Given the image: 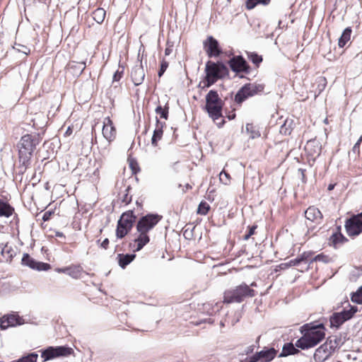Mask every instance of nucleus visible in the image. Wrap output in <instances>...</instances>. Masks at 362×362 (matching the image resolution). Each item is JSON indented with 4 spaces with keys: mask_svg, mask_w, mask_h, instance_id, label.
I'll return each instance as SVG.
<instances>
[{
    "mask_svg": "<svg viewBox=\"0 0 362 362\" xmlns=\"http://www.w3.org/2000/svg\"><path fill=\"white\" fill-rule=\"evenodd\" d=\"M361 142H362V135L360 136V138L357 141L356 144H359V145H361Z\"/></svg>",
    "mask_w": 362,
    "mask_h": 362,
    "instance_id": "61",
    "label": "nucleus"
},
{
    "mask_svg": "<svg viewBox=\"0 0 362 362\" xmlns=\"http://www.w3.org/2000/svg\"><path fill=\"white\" fill-rule=\"evenodd\" d=\"M172 52V48L170 47H166L165 49V54L169 55Z\"/></svg>",
    "mask_w": 362,
    "mask_h": 362,
    "instance_id": "54",
    "label": "nucleus"
},
{
    "mask_svg": "<svg viewBox=\"0 0 362 362\" xmlns=\"http://www.w3.org/2000/svg\"><path fill=\"white\" fill-rule=\"evenodd\" d=\"M36 117H37V118H40V117H43V114H42V113H38V114H37V115H36Z\"/></svg>",
    "mask_w": 362,
    "mask_h": 362,
    "instance_id": "62",
    "label": "nucleus"
},
{
    "mask_svg": "<svg viewBox=\"0 0 362 362\" xmlns=\"http://www.w3.org/2000/svg\"><path fill=\"white\" fill-rule=\"evenodd\" d=\"M106 12L102 8H98L93 12V18L98 23L101 24L105 17Z\"/></svg>",
    "mask_w": 362,
    "mask_h": 362,
    "instance_id": "28",
    "label": "nucleus"
},
{
    "mask_svg": "<svg viewBox=\"0 0 362 362\" xmlns=\"http://www.w3.org/2000/svg\"><path fill=\"white\" fill-rule=\"evenodd\" d=\"M71 268H65V269H61L59 271L63 272H66L71 271Z\"/></svg>",
    "mask_w": 362,
    "mask_h": 362,
    "instance_id": "59",
    "label": "nucleus"
},
{
    "mask_svg": "<svg viewBox=\"0 0 362 362\" xmlns=\"http://www.w3.org/2000/svg\"><path fill=\"white\" fill-rule=\"evenodd\" d=\"M203 45L204 49L209 57H218L221 53L218 42L212 36H209Z\"/></svg>",
    "mask_w": 362,
    "mask_h": 362,
    "instance_id": "14",
    "label": "nucleus"
},
{
    "mask_svg": "<svg viewBox=\"0 0 362 362\" xmlns=\"http://www.w3.org/2000/svg\"><path fill=\"white\" fill-rule=\"evenodd\" d=\"M0 249L1 255L7 260L11 259L13 257L14 251L11 246H8L6 244L4 247L1 246Z\"/></svg>",
    "mask_w": 362,
    "mask_h": 362,
    "instance_id": "31",
    "label": "nucleus"
},
{
    "mask_svg": "<svg viewBox=\"0 0 362 362\" xmlns=\"http://www.w3.org/2000/svg\"><path fill=\"white\" fill-rule=\"evenodd\" d=\"M164 123L160 122L156 117V127L153 131V134L151 138V144L154 147L157 146L158 141L162 139L163 131V127Z\"/></svg>",
    "mask_w": 362,
    "mask_h": 362,
    "instance_id": "21",
    "label": "nucleus"
},
{
    "mask_svg": "<svg viewBox=\"0 0 362 362\" xmlns=\"http://www.w3.org/2000/svg\"><path fill=\"white\" fill-rule=\"evenodd\" d=\"M23 324V320L16 314L4 315L0 318V329L5 330L10 327Z\"/></svg>",
    "mask_w": 362,
    "mask_h": 362,
    "instance_id": "16",
    "label": "nucleus"
},
{
    "mask_svg": "<svg viewBox=\"0 0 362 362\" xmlns=\"http://www.w3.org/2000/svg\"><path fill=\"white\" fill-rule=\"evenodd\" d=\"M360 151V145L359 144H355L354 146L352 148L351 153L354 154L355 156H357L359 153Z\"/></svg>",
    "mask_w": 362,
    "mask_h": 362,
    "instance_id": "49",
    "label": "nucleus"
},
{
    "mask_svg": "<svg viewBox=\"0 0 362 362\" xmlns=\"http://www.w3.org/2000/svg\"><path fill=\"white\" fill-rule=\"evenodd\" d=\"M264 85L261 83H246L235 94V101L240 104L250 97L262 92Z\"/></svg>",
    "mask_w": 362,
    "mask_h": 362,
    "instance_id": "7",
    "label": "nucleus"
},
{
    "mask_svg": "<svg viewBox=\"0 0 362 362\" xmlns=\"http://www.w3.org/2000/svg\"><path fill=\"white\" fill-rule=\"evenodd\" d=\"M235 117V113H233V114L229 115L228 116V118L229 120L233 119Z\"/></svg>",
    "mask_w": 362,
    "mask_h": 362,
    "instance_id": "57",
    "label": "nucleus"
},
{
    "mask_svg": "<svg viewBox=\"0 0 362 362\" xmlns=\"http://www.w3.org/2000/svg\"><path fill=\"white\" fill-rule=\"evenodd\" d=\"M55 235H56L57 237H59V238H62V237H64V234H63V233H62V232H59V231H57V232L55 233Z\"/></svg>",
    "mask_w": 362,
    "mask_h": 362,
    "instance_id": "55",
    "label": "nucleus"
},
{
    "mask_svg": "<svg viewBox=\"0 0 362 362\" xmlns=\"http://www.w3.org/2000/svg\"><path fill=\"white\" fill-rule=\"evenodd\" d=\"M255 296V291L243 283L239 286L226 290L223 295V303H240L247 298H252Z\"/></svg>",
    "mask_w": 362,
    "mask_h": 362,
    "instance_id": "3",
    "label": "nucleus"
},
{
    "mask_svg": "<svg viewBox=\"0 0 362 362\" xmlns=\"http://www.w3.org/2000/svg\"><path fill=\"white\" fill-rule=\"evenodd\" d=\"M301 260H300V257L298 256L296 259H291L289 262L290 266H296L298 265L300 263H301Z\"/></svg>",
    "mask_w": 362,
    "mask_h": 362,
    "instance_id": "50",
    "label": "nucleus"
},
{
    "mask_svg": "<svg viewBox=\"0 0 362 362\" xmlns=\"http://www.w3.org/2000/svg\"><path fill=\"white\" fill-rule=\"evenodd\" d=\"M303 336L296 341V346L303 350L314 347L325 337V327L323 323L313 322L300 327Z\"/></svg>",
    "mask_w": 362,
    "mask_h": 362,
    "instance_id": "1",
    "label": "nucleus"
},
{
    "mask_svg": "<svg viewBox=\"0 0 362 362\" xmlns=\"http://www.w3.org/2000/svg\"><path fill=\"white\" fill-rule=\"evenodd\" d=\"M223 105L224 102L219 97L218 92L215 90H209L206 95L204 109L214 122L223 117Z\"/></svg>",
    "mask_w": 362,
    "mask_h": 362,
    "instance_id": "4",
    "label": "nucleus"
},
{
    "mask_svg": "<svg viewBox=\"0 0 362 362\" xmlns=\"http://www.w3.org/2000/svg\"><path fill=\"white\" fill-rule=\"evenodd\" d=\"M348 307L349 309L344 308L342 311L332 314L329 318L331 327L339 328L344 322L351 319L358 311L356 306H352L348 303Z\"/></svg>",
    "mask_w": 362,
    "mask_h": 362,
    "instance_id": "8",
    "label": "nucleus"
},
{
    "mask_svg": "<svg viewBox=\"0 0 362 362\" xmlns=\"http://www.w3.org/2000/svg\"><path fill=\"white\" fill-rule=\"evenodd\" d=\"M72 352L73 349L68 346H49L41 351V357L44 361H47L57 357L69 356Z\"/></svg>",
    "mask_w": 362,
    "mask_h": 362,
    "instance_id": "9",
    "label": "nucleus"
},
{
    "mask_svg": "<svg viewBox=\"0 0 362 362\" xmlns=\"http://www.w3.org/2000/svg\"><path fill=\"white\" fill-rule=\"evenodd\" d=\"M271 0H247L246 8L252 9L258 4L268 5Z\"/></svg>",
    "mask_w": 362,
    "mask_h": 362,
    "instance_id": "32",
    "label": "nucleus"
},
{
    "mask_svg": "<svg viewBox=\"0 0 362 362\" xmlns=\"http://www.w3.org/2000/svg\"><path fill=\"white\" fill-rule=\"evenodd\" d=\"M332 349L327 347V344H322L314 354L313 358L315 362H324L332 355Z\"/></svg>",
    "mask_w": 362,
    "mask_h": 362,
    "instance_id": "19",
    "label": "nucleus"
},
{
    "mask_svg": "<svg viewBox=\"0 0 362 362\" xmlns=\"http://www.w3.org/2000/svg\"><path fill=\"white\" fill-rule=\"evenodd\" d=\"M219 180L224 185H228L230 182V175L226 171L223 170L219 174Z\"/></svg>",
    "mask_w": 362,
    "mask_h": 362,
    "instance_id": "42",
    "label": "nucleus"
},
{
    "mask_svg": "<svg viewBox=\"0 0 362 362\" xmlns=\"http://www.w3.org/2000/svg\"><path fill=\"white\" fill-rule=\"evenodd\" d=\"M38 355L36 353H31L19 358L16 362H36Z\"/></svg>",
    "mask_w": 362,
    "mask_h": 362,
    "instance_id": "37",
    "label": "nucleus"
},
{
    "mask_svg": "<svg viewBox=\"0 0 362 362\" xmlns=\"http://www.w3.org/2000/svg\"><path fill=\"white\" fill-rule=\"evenodd\" d=\"M31 121L33 122V126L34 127H38L39 124L35 122V119H32Z\"/></svg>",
    "mask_w": 362,
    "mask_h": 362,
    "instance_id": "56",
    "label": "nucleus"
},
{
    "mask_svg": "<svg viewBox=\"0 0 362 362\" xmlns=\"http://www.w3.org/2000/svg\"><path fill=\"white\" fill-rule=\"evenodd\" d=\"M276 354L274 348L264 349L252 356L246 357L244 362H270Z\"/></svg>",
    "mask_w": 362,
    "mask_h": 362,
    "instance_id": "13",
    "label": "nucleus"
},
{
    "mask_svg": "<svg viewBox=\"0 0 362 362\" xmlns=\"http://www.w3.org/2000/svg\"><path fill=\"white\" fill-rule=\"evenodd\" d=\"M103 135L108 141H111L115 139L116 129L109 117H105L104 119Z\"/></svg>",
    "mask_w": 362,
    "mask_h": 362,
    "instance_id": "17",
    "label": "nucleus"
},
{
    "mask_svg": "<svg viewBox=\"0 0 362 362\" xmlns=\"http://www.w3.org/2000/svg\"><path fill=\"white\" fill-rule=\"evenodd\" d=\"M305 218L312 222H320L322 219L321 211L315 206H310L305 211Z\"/></svg>",
    "mask_w": 362,
    "mask_h": 362,
    "instance_id": "20",
    "label": "nucleus"
},
{
    "mask_svg": "<svg viewBox=\"0 0 362 362\" xmlns=\"http://www.w3.org/2000/svg\"><path fill=\"white\" fill-rule=\"evenodd\" d=\"M317 261L327 263V262H329V257L323 254H320V255H316L315 257L312 258V259L310 260V262H317Z\"/></svg>",
    "mask_w": 362,
    "mask_h": 362,
    "instance_id": "43",
    "label": "nucleus"
},
{
    "mask_svg": "<svg viewBox=\"0 0 362 362\" xmlns=\"http://www.w3.org/2000/svg\"><path fill=\"white\" fill-rule=\"evenodd\" d=\"M334 185H333V184H330V185H329V186H328V187H327V189H328L329 191H331V190H332V189H334Z\"/></svg>",
    "mask_w": 362,
    "mask_h": 362,
    "instance_id": "60",
    "label": "nucleus"
},
{
    "mask_svg": "<svg viewBox=\"0 0 362 362\" xmlns=\"http://www.w3.org/2000/svg\"><path fill=\"white\" fill-rule=\"evenodd\" d=\"M69 69L74 71V74L81 75L86 69L85 62H71L69 64Z\"/></svg>",
    "mask_w": 362,
    "mask_h": 362,
    "instance_id": "26",
    "label": "nucleus"
},
{
    "mask_svg": "<svg viewBox=\"0 0 362 362\" xmlns=\"http://www.w3.org/2000/svg\"><path fill=\"white\" fill-rule=\"evenodd\" d=\"M296 344L294 345L293 343H286L282 348V351L280 354L279 356H287L288 355H293L300 353V351L298 349Z\"/></svg>",
    "mask_w": 362,
    "mask_h": 362,
    "instance_id": "22",
    "label": "nucleus"
},
{
    "mask_svg": "<svg viewBox=\"0 0 362 362\" xmlns=\"http://www.w3.org/2000/svg\"><path fill=\"white\" fill-rule=\"evenodd\" d=\"M345 228L349 236H356L362 233V212L347 219Z\"/></svg>",
    "mask_w": 362,
    "mask_h": 362,
    "instance_id": "12",
    "label": "nucleus"
},
{
    "mask_svg": "<svg viewBox=\"0 0 362 362\" xmlns=\"http://www.w3.org/2000/svg\"><path fill=\"white\" fill-rule=\"evenodd\" d=\"M131 189L130 186H128L127 189H125V194L123 196L122 202V203H124L125 204H128L132 201V197H129L128 192L129 189Z\"/></svg>",
    "mask_w": 362,
    "mask_h": 362,
    "instance_id": "46",
    "label": "nucleus"
},
{
    "mask_svg": "<svg viewBox=\"0 0 362 362\" xmlns=\"http://www.w3.org/2000/svg\"><path fill=\"white\" fill-rule=\"evenodd\" d=\"M135 257L136 255L134 254H119L117 255L119 265L122 269H124L129 264H130L134 260Z\"/></svg>",
    "mask_w": 362,
    "mask_h": 362,
    "instance_id": "24",
    "label": "nucleus"
},
{
    "mask_svg": "<svg viewBox=\"0 0 362 362\" xmlns=\"http://www.w3.org/2000/svg\"><path fill=\"white\" fill-rule=\"evenodd\" d=\"M228 64L230 69L238 74L240 78H245L243 74L240 75V73L250 74L251 68L246 62V60L240 55L233 56L229 61Z\"/></svg>",
    "mask_w": 362,
    "mask_h": 362,
    "instance_id": "11",
    "label": "nucleus"
},
{
    "mask_svg": "<svg viewBox=\"0 0 362 362\" xmlns=\"http://www.w3.org/2000/svg\"><path fill=\"white\" fill-rule=\"evenodd\" d=\"M313 253L310 251L304 252L302 253L300 257V260H301L302 262H304L307 264L305 269H308L309 268V265L311 263L310 260L312 259L311 257L313 256Z\"/></svg>",
    "mask_w": 362,
    "mask_h": 362,
    "instance_id": "33",
    "label": "nucleus"
},
{
    "mask_svg": "<svg viewBox=\"0 0 362 362\" xmlns=\"http://www.w3.org/2000/svg\"><path fill=\"white\" fill-rule=\"evenodd\" d=\"M40 141L38 134H27L23 136L17 144L19 162L25 168L30 165L33 153Z\"/></svg>",
    "mask_w": 362,
    "mask_h": 362,
    "instance_id": "2",
    "label": "nucleus"
},
{
    "mask_svg": "<svg viewBox=\"0 0 362 362\" xmlns=\"http://www.w3.org/2000/svg\"><path fill=\"white\" fill-rule=\"evenodd\" d=\"M156 112L158 115H160L161 118H163L165 119H168V107H162V106L158 105L156 108Z\"/></svg>",
    "mask_w": 362,
    "mask_h": 362,
    "instance_id": "40",
    "label": "nucleus"
},
{
    "mask_svg": "<svg viewBox=\"0 0 362 362\" xmlns=\"http://www.w3.org/2000/svg\"><path fill=\"white\" fill-rule=\"evenodd\" d=\"M324 344H327V347L329 349H332V353H333L338 346V339H334V340H332L328 339Z\"/></svg>",
    "mask_w": 362,
    "mask_h": 362,
    "instance_id": "44",
    "label": "nucleus"
},
{
    "mask_svg": "<svg viewBox=\"0 0 362 362\" xmlns=\"http://www.w3.org/2000/svg\"><path fill=\"white\" fill-rule=\"evenodd\" d=\"M131 77L135 86L141 85L145 78V72L141 62L140 64L134 66L131 72Z\"/></svg>",
    "mask_w": 362,
    "mask_h": 362,
    "instance_id": "18",
    "label": "nucleus"
},
{
    "mask_svg": "<svg viewBox=\"0 0 362 362\" xmlns=\"http://www.w3.org/2000/svg\"><path fill=\"white\" fill-rule=\"evenodd\" d=\"M109 239L108 238H105L100 245V247L105 249V250H107V247H108V245H109Z\"/></svg>",
    "mask_w": 362,
    "mask_h": 362,
    "instance_id": "52",
    "label": "nucleus"
},
{
    "mask_svg": "<svg viewBox=\"0 0 362 362\" xmlns=\"http://www.w3.org/2000/svg\"><path fill=\"white\" fill-rule=\"evenodd\" d=\"M206 77L204 88H209L214 84L218 79L222 78L228 74L227 66L222 62H213L209 61L206 64Z\"/></svg>",
    "mask_w": 362,
    "mask_h": 362,
    "instance_id": "5",
    "label": "nucleus"
},
{
    "mask_svg": "<svg viewBox=\"0 0 362 362\" xmlns=\"http://www.w3.org/2000/svg\"><path fill=\"white\" fill-rule=\"evenodd\" d=\"M329 240L334 247H337L338 244H341L348 240L341 233H334L330 237Z\"/></svg>",
    "mask_w": 362,
    "mask_h": 362,
    "instance_id": "30",
    "label": "nucleus"
},
{
    "mask_svg": "<svg viewBox=\"0 0 362 362\" xmlns=\"http://www.w3.org/2000/svg\"><path fill=\"white\" fill-rule=\"evenodd\" d=\"M168 66V62H167L166 61H163L161 62L160 68V70L158 71V74L159 77H160L164 74V72L167 69Z\"/></svg>",
    "mask_w": 362,
    "mask_h": 362,
    "instance_id": "47",
    "label": "nucleus"
},
{
    "mask_svg": "<svg viewBox=\"0 0 362 362\" xmlns=\"http://www.w3.org/2000/svg\"><path fill=\"white\" fill-rule=\"evenodd\" d=\"M13 212V208L9 204L0 199V217H9Z\"/></svg>",
    "mask_w": 362,
    "mask_h": 362,
    "instance_id": "25",
    "label": "nucleus"
},
{
    "mask_svg": "<svg viewBox=\"0 0 362 362\" xmlns=\"http://www.w3.org/2000/svg\"><path fill=\"white\" fill-rule=\"evenodd\" d=\"M351 301L357 304H362V286L351 296Z\"/></svg>",
    "mask_w": 362,
    "mask_h": 362,
    "instance_id": "36",
    "label": "nucleus"
},
{
    "mask_svg": "<svg viewBox=\"0 0 362 362\" xmlns=\"http://www.w3.org/2000/svg\"><path fill=\"white\" fill-rule=\"evenodd\" d=\"M317 88L315 90V94L320 95L325 88L327 86V79L325 77L320 76L317 78L315 81Z\"/></svg>",
    "mask_w": 362,
    "mask_h": 362,
    "instance_id": "29",
    "label": "nucleus"
},
{
    "mask_svg": "<svg viewBox=\"0 0 362 362\" xmlns=\"http://www.w3.org/2000/svg\"><path fill=\"white\" fill-rule=\"evenodd\" d=\"M250 286H256V284H255V282H253V283H252V284H250Z\"/></svg>",
    "mask_w": 362,
    "mask_h": 362,
    "instance_id": "64",
    "label": "nucleus"
},
{
    "mask_svg": "<svg viewBox=\"0 0 362 362\" xmlns=\"http://www.w3.org/2000/svg\"><path fill=\"white\" fill-rule=\"evenodd\" d=\"M248 59L257 66H259V64L262 62V57L255 52L247 53Z\"/></svg>",
    "mask_w": 362,
    "mask_h": 362,
    "instance_id": "35",
    "label": "nucleus"
},
{
    "mask_svg": "<svg viewBox=\"0 0 362 362\" xmlns=\"http://www.w3.org/2000/svg\"><path fill=\"white\" fill-rule=\"evenodd\" d=\"M123 73H124V68H122L121 70H119V69L118 70H117L114 75H113V77H112V82H117L119 81L122 76H123Z\"/></svg>",
    "mask_w": 362,
    "mask_h": 362,
    "instance_id": "45",
    "label": "nucleus"
},
{
    "mask_svg": "<svg viewBox=\"0 0 362 362\" xmlns=\"http://www.w3.org/2000/svg\"><path fill=\"white\" fill-rule=\"evenodd\" d=\"M13 47L18 52L23 53L26 55L30 53V49L27 46L23 45L21 44L15 43Z\"/></svg>",
    "mask_w": 362,
    "mask_h": 362,
    "instance_id": "41",
    "label": "nucleus"
},
{
    "mask_svg": "<svg viewBox=\"0 0 362 362\" xmlns=\"http://www.w3.org/2000/svg\"><path fill=\"white\" fill-rule=\"evenodd\" d=\"M136 216L132 210L124 212L117 221L116 236L122 239L132 230L136 221Z\"/></svg>",
    "mask_w": 362,
    "mask_h": 362,
    "instance_id": "6",
    "label": "nucleus"
},
{
    "mask_svg": "<svg viewBox=\"0 0 362 362\" xmlns=\"http://www.w3.org/2000/svg\"><path fill=\"white\" fill-rule=\"evenodd\" d=\"M161 218V216L153 214L141 217L136 224L137 231L148 233L160 221Z\"/></svg>",
    "mask_w": 362,
    "mask_h": 362,
    "instance_id": "10",
    "label": "nucleus"
},
{
    "mask_svg": "<svg viewBox=\"0 0 362 362\" xmlns=\"http://www.w3.org/2000/svg\"><path fill=\"white\" fill-rule=\"evenodd\" d=\"M21 262L23 265L37 271H47L51 267L49 264L37 262L27 253L23 255Z\"/></svg>",
    "mask_w": 362,
    "mask_h": 362,
    "instance_id": "15",
    "label": "nucleus"
},
{
    "mask_svg": "<svg viewBox=\"0 0 362 362\" xmlns=\"http://www.w3.org/2000/svg\"><path fill=\"white\" fill-rule=\"evenodd\" d=\"M139 235L137 238L135 239V243H136V247L134 251L137 252L141 250L144 245H146L150 241L149 236L147 233L144 232H139Z\"/></svg>",
    "mask_w": 362,
    "mask_h": 362,
    "instance_id": "23",
    "label": "nucleus"
},
{
    "mask_svg": "<svg viewBox=\"0 0 362 362\" xmlns=\"http://www.w3.org/2000/svg\"><path fill=\"white\" fill-rule=\"evenodd\" d=\"M210 209V206L206 202H202L197 209V213L202 215H206L209 210Z\"/></svg>",
    "mask_w": 362,
    "mask_h": 362,
    "instance_id": "38",
    "label": "nucleus"
},
{
    "mask_svg": "<svg viewBox=\"0 0 362 362\" xmlns=\"http://www.w3.org/2000/svg\"><path fill=\"white\" fill-rule=\"evenodd\" d=\"M351 34V29L346 28L343 31L341 37L339 39L338 45L339 47H344L346 44L350 40Z\"/></svg>",
    "mask_w": 362,
    "mask_h": 362,
    "instance_id": "27",
    "label": "nucleus"
},
{
    "mask_svg": "<svg viewBox=\"0 0 362 362\" xmlns=\"http://www.w3.org/2000/svg\"><path fill=\"white\" fill-rule=\"evenodd\" d=\"M246 131L250 134L252 139L257 138L260 136V133L255 129L252 124H247L245 127Z\"/></svg>",
    "mask_w": 362,
    "mask_h": 362,
    "instance_id": "34",
    "label": "nucleus"
},
{
    "mask_svg": "<svg viewBox=\"0 0 362 362\" xmlns=\"http://www.w3.org/2000/svg\"><path fill=\"white\" fill-rule=\"evenodd\" d=\"M254 348H255V346L254 345H251V346H247L245 350H244V353H243L242 355H248L251 353L253 352L254 351Z\"/></svg>",
    "mask_w": 362,
    "mask_h": 362,
    "instance_id": "51",
    "label": "nucleus"
},
{
    "mask_svg": "<svg viewBox=\"0 0 362 362\" xmlns=\"http://www.w3.org/2000/svg\"><path fill=\"white\" fill-rule=\"evenodd\" d=\"M257 228V226H252L249 227V232L247 234L245 235L244 240H248L254 233L255 230Z\"/></svg>",
    "mask_w": 362,
    "mask_h": 362,
    "instance_id": "48",
    "label": "nucleus"
},
{
    "mask_svg": "<svg viewBox=\"0 0 362 362\" xmlns=\"http://www.w3.org/2000/svg\"><path fill=\"white\" fill-rule=\"evenodd\" d=\"M292 123V121L289 122L288 120H286L284 124L281 125L280 128V133L283 134H290L291 133L292 129L291 127V124Z\"/></svg>",
    "mask_w": 362,
    "mask_h": 362,
    "instance_id": "39",
    "label": "nucleus"
},
{
    "mask_svg": "<svg viewBox=\"0 0 362 362\" xmlns=\"http://www.w3.org/2000/svg\"><path fill=\"white\" fill-rule=\"evenodd\" d=\"M298 170L301 173L302 179L304 180L305 179V170L300 168Z\"/></svg>",
    "mask_w": 362,
    "mask_h": 362,
    "instance_id": "58",
    "label": "nucleus"
},
{
    "mask_svg": "<svg viewBox=\"0 0 362 362\" xmlns=\"http://www.w3.org/2000/svg\"><path fill=\"white\" fill-rule=\"evenodd\" d=\"M52 215V212L51 211H46L43 216H42V220L44 221H47L49 220L50 218V216Z\"/></svg>",
    "mask_w": 362,
    "mask_h": 362,
    "instance_id": "53",
    "label": "nucleus"
},
{
    "mask_svg": "<svg viewBox=\"0 0 362 362\" xmlns=\"http://www.w3.org/2000/svg\"><path fill=\"white\" fill-rule=\"evenodd\" d=\"M75 272H69V274L74 277H76V275H74Z\"/></svg>",
    "mask_w": 362,
    "mask_h": 362,
    "instance_id": "63",
    "label": "nucleus"
}]
</instances>
